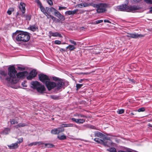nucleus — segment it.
Wrapping results in <instances>:
<instances>
[{"label": "nucleus", "mask_w": 152, "mask_h": 152, "mask_svg": "<svg viewBox=\"0 0 152 152\" xmlns=\"http://www.w3.org/2000/svg\"><path fill=\"white\" fill-rule=\"evenodd\" d=\"M8 74L9 77L6 78V80L9 83L14 84L16 83L18 80L16 77V73L17 72L13 66H11L8 68Z\"/></svg>", "instance_id": "f257e3e1"}, {"label": "nucleus", "mask_w": 152, "mask_h": 152, "mask_svg": "<svg viewBox=\"0 0 152 152\" xmlns=\"http://www.w3.org/2000/svg\"><path fill=\"white\" fill-rule=\"evenodd\" d=\"M16 36L15 38L17 41L21 42H28L30 39L29 33L27 32H23L18 33V31L13 34V38Z\"/></svg>", "instance_id": "f03ea898"}, {"label": "nucleus", "mask_w": 152, "mask_h": 152, "mask_svg": "<svg viewBox=\"0 0 152 152\" xmlns=\"http://www.w3.org/2000/svg\"><path fill=\"white\" fill-rule=\"evenodd\" d=\"M48 90H50L54 88L58 90L61 88L64 85V83L61 80H58L55 83L48 81L45 84Z\"/></svg>", "instance_id": "7ed1b4c3"}, {"label": "nucleus", "mask_w": 152, "mask_h": 152, "mask_svg": "<svg viewBox=\"0 0 152 152\" xmlns=\"http://www.w3.org/2000/svg\"><path fill=\"white\" fill-rule=\"evenodd\" d=\"M31 84V87L34 89H36L39 93L42 94L45 91L44 86L41 85L37 81L32 82Z\"/></svg>", "instance_id": "20e7f679"}, {"label": "nucleus", "mask_w": 152, "mask_h": 152, "mask_svg": "<svg viewBox=\"0 0 152 152\" xmlns=\"http://www.w3.org/2000/svg\"><path fill=\"white\" fill-rule=\"evenodd\" d=\"M107 5L105 3H100L99 4L97 9L96 10L97 12L100 13L104 12L106 11V8Z\"/></svg>", "instance_id": "39448f33"}, {"label": "nucleus", "mask_w": 152, "mask_h": 152, "mask_svg": "<svg viewBox=\"0 0 152 152\" xmlns=\"http://www.w3.org/2000/svg\"><path fill=\"white\" fill-rule=\"evenodd\" d=\"M39 78L40 81L44 83H46L50 80L48 77L46 75L43 74H40L39 75Z\"/></svg>", "instance_id": "423d86ee"}, {"label": "nucleus", "mask_w": 152, "mask_h": 152, "mask_svg": "<svg viewBox=\"0 0 152 152\" xmlns=\"http://www.w3.org/2000/svg\"><path fill=\"white\" fill-rule=\"evenodd\" d=\"M128 6L126 4L118 6L116 7V10L118 11H127L128 10Z\"/></svg>", "instance_id": "0eeeda50"}, {"label": "nucleus", "mask_w": 152, "mask_h": 152, "mask_svg": "<svg viewBox=\"0 0 152 152\" xmlns=\"http://www.w3.org/2000/svg\"><path fill=\"white\" fill-rule=\"evenodd\" d=\"M127 36L133 38H138L143 37L144 35L141 34H139L137 33H128Z\"/></svg>", "instance_id": "6e6552de"}, {"label": "nucleus", "mask_w": 152, "mask_h": 152, "mask_svg": "<svg viewBox=\"0 0 152 152\" xmlns=\"http://www.w3.org/2000/svg\"><path fill=\"white\" fill-rule=\"evenodd\" d=\"M37 75V72L34 69L33 70L30 72L29 75L27 77V78L28 80H31L36 77Z\"/></svg>", "instance_id": "1a4fd4ad"}, {"label": "nucleus", "mask_w": 152, "mask_h": 152, "mask_svg": "<svg viewBox=\"0 0 152 152\" xmlns=\"http://www.w3.org/2000/svg\"><path fill=\"white\" fill-rule=\"evenodd\" d=\"M28 75V72L27 71H24L18 72L16 74V76L18 78H23L25 76Z\"/></svg>", "instance_id": "9d476101"}, {"label": "nucleus", "mask_w": 152, "mask_h": 152, "mask_svg": "<svg viewBox=\"0 0 152 152\" xmlns=\"http://www.w3.org/2000/svg\"><path fill=\"white\" fill-rule=\"evenodd\" d=\"M71 120L73 121L78 124H83L85 121V119H76L72 118Z\"/></svg>", "instance_id": "9b49d317"}, {"label": "nucleus", "mask_w": 152, "mask_h": 152, "mask_svg": "<svg viewBox=\"0 0 152 152\" xmlns=\"http://www.w3.org/2000/svg\"><path fill=\"white\" fill-rule=\"evenodd\" d=\"M128 10L127 12H133L134 11L137 10L139 9V7L135 6H131L129 7L128 6Z\"/></svg>", "instance_id": "f8f14e48"}, {"label": "nucleus", "mask_w": 152, "mask_h": 152, "mask_svg": "<svg viewBox=\"0 0 152 152\" xmlns=\"http://www.w3.org/2000/svg\"><path fill=\"white\" fill-rule=\"evenodd\" d=\"M8 146L10 149H16L18 148L19 145L18 142H16L14 143H12L10 145H8Z\"/></svg>", "instance_id": "ddd939ff"}, {"label": "nucleus", "mask_w": 152, "mask_h": 152, "mask_svg": "<svg viewBox=\"0 0 152 152\" xmlns=\"http://www.w3.org/2000/svg\"><path fill=\"white\" fill-rule=\"evenodd\" d=\"M78 11V9H75L73 11H67L65 12V14L66 15H74L76 14L77 12Z\"/></svg>", "instance_id": "4468645a"}, {"label": "nucleus", "mask_w": 152, "mask_h": 152, "mask_svg": "<svg viewBox=\"0 0 152 152\" xmlns=\"http://www.w3.org/2000/svg\"><path fill=\"white\" fill-rule=\"evenodd\" d=\"M25 6L26 5L25 3L23 2L20 3L19 5V8L23 14L25 12L26 10Z\"/></svg>", "instance_id": "2eb2a0df"}, {"label": "nucleus", "mask_w": 152, "mask_h": 152, "mask_svg": "<svg viewBox=\"0 0 152 152\" xmlns=\"http://www.w3.org/2000/svg\"><path fill=\"white\" fill-rule=\"evenodd\" d=\"M56 13H57V14L55 15V16L59 18L60 20L62 21H64L65 20V17L64 15H62L58 11L57 12V13L56 12Z\"/></svg>", "instance_id": "dca6fc26"}, {"label": "nucleus", "mask_w": 152, "mask_h": 152, "mask_svg": "<svg viewBox=\"0 0 152 152\" xmlns=\"http://www.w3.org/2000/svg\"><path fill=\"white\" fill-rule=\"evenodd\" d=\"M46 10H47V12H48V13H49L50 14V12L54 11V14L55 15L57 14V13H57V12H58V10H57L55 9L53 7H51L50 8H49L48 7H46Z\"/></svg>", "instance_id": "f3484780"}, {"label": "nucleus", "mask_w": 152, "mask_h": 152, "mask_svg": "<svg viewBox=\"0 0 152 152\" xmlns=\"http://www.w3.org/2000/svg\"><path fill=\"white\" fill-rule=\"evenodd\" d=\"M40 8L41 11L47 17L49 14L47 12V10H46V7L45 8L43 7L41 5L40 6Z\"/></svg>", "instance_id": "a211bd4d"}, {"label": "nucleus", "mask_w": 152, "mask_h": 152, "mask_svg": "<svg viewBox=\"0 0 152 152\" xmlns=\"http://www.w3.org/2000/svg\"><path fill=\"white\" fill-rule=\"evenodd\" d=\"M76 7L79 8H81L83 7H89V5L88 4V3H86L84 2L77 4L76 5Z\"/></svg>", "instance_id": "6ab92c4d"}, {"label": "nucleus", "mask_w": 152, "mask_h": 152, "mask_svg": "<svg viewBox=\"0 0 152 152\" xmlns=\"http://www.w3.org/2000/svg\"><path fill=\"white\" fill-rule=\"evenodd\" d=\"M49 34L50 35L53 37H62L61 35L57 32H53L52 31H50L49 32Z\"/></svg>", "instance_id": "aec40b11"}, {"label": "nucleus", "mask_w": 152, "mask_h": 152, "mask_svg": "<svg viewBox=\"0 0 152 152\" xmlns=\"http://www.w3.org/2000/svg\"><path fill=\"white\" fill-rule=\"evenodd\" d=\"M94 141L97 142L98 143H101L104 145L105 146H106V144L105 143L104 141L101 139L98 138H95L94 139Z\"/></svg>", "instance_id": "412c9836"}, {"label": "nucleus", "mask_w": 152, "mask_h": 152, "mask_svg": "<svg viewBox=\"0 0 152 152\" xmlns=\"http://www.w3.org/2000/svg\"><path fill=\"white\" fill-rule=\"evenodd\" d=\"M30 29L32 31H34L38 29L36 25H33L30 26L29 27Z\"/></svg>", "instance_id": "4be33fe9"}, {"label": "nucleus", "mask_w": 152, "mask_h": 152, "mask_svg": "<svg viewBox=\"0 0 152 152\" xmlns=\"http://www.w3.org/2000/svg\"><path fill=\"white\" fill-rule=\"evenodd\" d=\"M66 49H69L70 51L76 49L75 46L72 45H69L67 47H66Z\"/></svg>", "instance_id": "5701e85b"}, {"label": "nucleus", "mask_w": 152, "mask_h": 152, "mask_svg": "<svg viewBox=\"0 0 152 152\" xmlns=\"http://www.w3.org/2000/svg\"><path fill=\"white\" fill-rule=\"evenodd\" d=\"M104 134L99 132H96L94 133V136L95 137H98L100 138L103 137Z\"/></svg>", "instance_id": "b1692460"}, {"label": "nucleus", "mask_w": 152, "mask_h": 152, "mask_svg": "<svg viewBox=\"0 0 152 152\" xmlns=\"http://www.w3.org/2000/svg\"><path fill=\"white\" fill-rule=\"evenodd\" d=\"M62 127H72L73 126V124H72L69 123L68 124H62L61 126Z\"/></svg>", "instance_id": "393cba45"}, {"label": "nucleus", "mask_w": 152, "mask_h": 152, "mask_svg": "<svg viewBox=\"0 0 152 152\" xmlns=\"http://www.w3.org/2000/svg\"><path fill=\"white\" fill-rule=\"evenodd\" d=\"M51 133L52 134H58L59 133L58 132V128L52 129L51 131Z\"/></svg>", "instance_id": "a878e982"}, {"label": "nucleus", "mask_w": 152, "mask_h": 152, "mask_svg": "<svg viewBox=\"0 0 152 152\" xmlns=\"http://www.w3.org/2000/svg\"><path fill=\"white\" fill-rule=\"evenodd\" d=\"M26 125H27V124H25L24 123H19V124H18L17 125H16L15 126V127L16 128H18L19 127H24Z\"/></svg>", "instance_id": "bb28decb"}, {"label": "nucleus", "mask_w": 152, "mask_h": 152, "mask_svg": "<svg viewBox=\"0 0 152 152\" xmlns=\"http://www.w3.org/2000/svg\"><path fill=\"white\" fill-rule=\"evenodd\" d=\"M21 16L22 17H25L26 20H29L31 19V16L30 15H25L23 14Z\"/></svg>", "instance_id": "cd10ccee"}, {"label": "nucleus", "mask_w": 152, "mask_h": 152, "mask_svg": "<svg viewBox=\"0 0 152 152\" xmlns=\"http://www.w3.org/2000/svg\"><path fill=\"white\" fill-rule=\"evenodd\" d=\"M10 128H6L3 131V133L4 134H7L10 131Z\"/></svg>", "instance_id": "c85d7f7f"}, {"label": "nucleus", "mask_w": 152, "mask_h": 152, "mask_svg": "<svg viewBox=\"0 0 152 152\" xmlns=\"http://www.w3.org/2000/svg\"><path fill=\"white\" fill-rule=\"evenodd\" d=\"M57 138L60 140H64L66 139V136L64 135L61 136L58 135L57 136Z\"/></svg>", "instance_id": "c756f323"}, {"label": "nucleus", "mask_w": 152, "mask_h": 152, "mask_svg": "<svg viewBox=\"0 0 152 152\" xmlns=\"http://www.w3.org/2000/svg\"><path fill=\"white\" fill-rule=\"evenodd\" d=\"M107 150L110 152H116V149L115 148H111L109 149H107ZM120 151H118V152H119Z\"/></svg>", "instance_id": "7c9ffc66"}, {"label": "nucleus", "mask_w": 152, "mask_h": 152, "mask_svg": "<svg viewBox=\"0 0 152 152\" xmlns=\"http://www.w3.org/2000/svg\"><path fill=\"white\" fill-rule=\"evenodd\" d=\"M48 18H51L53 21H55L56 20H57V21H59V20L58 19H57L56 18L53 17V16H52L50 14H49L48 15V17H47Z\"/></svg>", "instance_id": "2f4dec72"}, {"label": "nucleus", "mask_w": 152, "mask_h": 152, "mask_svg": "<svg viewBox=\"0 0 152 152\" xmlns=\"http://www.w3.org/2000/svg\"><path fill=\"white\" fill-rule=\"evenodd\" d=\"M0 75L5 77L7 75V72L3 70H0Z\"/></svg>", "instance_id": "473e14b6"}, {"label": "nucleus", "mask_w": 152, "mask_h": 152, "mask_svg": "<svg viewBox=\"0 0 152 152\" xmlns=\"http://www.w3.org/2000/svg\"><path fill=\"white\" fill-rule=\"evenodd\" d=\"M88 4L89 5V6H92L94 7H96L97 9L99 5V4H94L92 3H88Z\"/></svg>", "instance_id": "72a5a7b5"}, {"label": "nucleus", "mask_w": 152, "mask_h": 152, "mask_svg": "<svg viewBox=\"0 0 152 152\" xmlns=\"http://www.w3.org/2000/svg\"><path fill=\"white\" fill-rule=\"evenodd\" d=\"M50 97L52 99L54 100H57L58 99V96L55 95H51L50 96Z\"/></svg>", "instance_id": "f704fd0d"}, {"label": "nucleus", "mask_w": 152, "mask_h": 152, "mask_svg": "<svg viewBox=\"0 0 152 152\" xmlns=\"http://www.w3.org/2000/svg\"><path fill=\"white\" fill-rule=\"evenodd\" d=\"M10 123L11 124H17L18 122L14 119L10 120Z\"/></svg>", "instance_id": "c9c22d12"}, {"label": "nucleus", "mask_w": 152, "mask_h": 152, "mask_svg": "<svg viewBox=\"0 0 152 152\" xmlns=\"http://www.w3.org/2000/svg\"><path fill=\"white\" fill-rule=\"evenodd\" d=\"M58 129L59 133L60 132H64V129L62 127V126L61 127H58Z\"/></svg>", "instance_id": "e433bc0d"}, {"label": "nucleus", "mask_w": 152, "mask_h": 152, "mask_svg": "<svg viewBox=\"0 0 152 152\" xmlns=\"http://www.w3.org/2000/svg\"><path fill=\"white\" fill-rule=\"evenodd\" d=\"M14 10V9L13 8H10L7 11V13L9 15H10L12 14V12Z\"/></svg>", "instance_id": "4c0bfd02"}, {"label": "nucleus", "mask_w": 152, "mask_h": 152, "mask_svg": "<svg viewBox=\"0 0 152 152\" xmlns=\"http://www.w3.org/2000/svg\"><path fill=\"white\" fill-rule=\"evenodd\" d=\"M45 145L48 148L53 147L54 145L50 143H45Z\"/></svg>", "instance_id": "58836bf2"}, {"label": "nucleus", "mask_w": 152, "mask_h": 152, "mask_svg": "<svg viewBox=\"0 0 152 152\" xmlns=\"http://www.w3.org/2000/svg\"><path fill=\"white\" fill-rule=\"evenodd\" d=\"M103 22V20H99L94 22V23H93L94 24H98L99 23H101Z\"/></svg>", "instance_id": "ea45409f"}, {"label": "nucleus", "mask_w": 152, "mask_h": 152, "mask_svg": "<svg viewBox=\"0 0 152 152\" xmlns=\"http://www.w3.org/2000/svg\"><path fill=\"white\" fill-rule=\"evenodd\" d=\"M69 41L71 44H73V45L75 46L77 45V43L75 41H74L70 39L69 40Z\"/></svg>", "instance_id": "a19ab883"}, {"label": "nucleus", "mask_w": 152, "mask_h": 152, "mask_svg": "<svg viewBox=\"0 0 152 152\" xmlns=\"http://www.w3.org/2000/svg\"><path fill=\"white\" fill-rule=\"evenodd\" d=\"M83 85V84H76V87L77 90H78V89L82 87Z\"/></svg>", "instance_id": "79ce46f5"}, {"label": "nucleus", "mask_w": 152, "mask_h": 152, "mask_svg": "<svg viewBox=\"0 0 152 152\" xmlns=\"http://www.w3.org/2000/svg\"><path fill=\"white\" fill-rule=\"evenodd\" d=\"M117 112L119 114H121L124 113V110L123 109L119 110L117 111Z\"/></svg>", "instance_id": "37998d69"}, {"label": "nucleus", "mask_w": 152, "mask_h": 152, "mask_svg": "<svg viewBox=\"0 0 152 152\" xmlns=\"http://www.w3.org/2000/svg\"><path fill=\"white\" fill-rule=\"evenodd\" d=\"M145 109L144 107H142L139 109L137 110L138 112H144L145 111Z\"/></svg>", "instance_id": "c03bdc74"}, {"label": "nucleus", "mask_w": 152, "mask_h": 152, "mask_svg": "<svg viewBox=\"0 0 152 152\" xmlns=\"http://www.w3.org/2000/svg\"><path fill=\"white\" fill-rule=\"evenodd\" d=\"M86 126L87 128H90L91 129H94L95 127L94 126L90 125H87Z\"/></svg>", "instance_id": "a18cd8bd"}, {"label": "nucleus", "mask_w": 152, "mask_h": 152, "mask_svg": "<svg viewBox=\"0 0 152 152\" xmlns=\"http://www.w3.org/2000/svg\"><path fill=\"white\" fill-rule=\"evenodd\" d=\"M47 2L50 5H52L53 4L52 0H47Z\"/></svg>", "instance_id": "49530a36"}, {"label": "nucleus", "mask_w": 152, "mask_h": 152, "mask_svg": "<svg viewBox=\"0 0 152 152\" xmlns=\"http://www.w3.org/2000/svg\"><path fill=\"white\" fill-rule=\"evenodd\" d=\"M18 141H17V142H18V144L23 142V138L22 137L21 138H20V139H18Z\"/></svg>", "instance_id": "de8ad7c7"}, {"label": "nucleus", "mask_w": 152, "mask_h": 152, "mask_svg": "<svg viewBox=\"0 0 152 152\" xmlns=\"http://www.w3.org/2000/svg\"><path fill=\"white\" fill-rule=\"evenodd\" d=\"M36 143H37L36 142H32V143H30L28 144V145L29 146H31L34 145H36Z\"/></svg>", "instance_id": "09e8293b"}, {"label": "nucleus", "mask_w": 152, "mask_h": 152, "mask_svg": "<svg viewBox=\"0 0 152 152\" xmlns=\"http://www.w3.org/2000/svg\"><path fill=\"white\" fill-rule=\"evenodd\" d=\"M144 1L147 3L152 4V0H144Z\"/></svg>", "instance_id": "8fccbe9b"}, {"label": "nucleus", "mask_w": 152, "mask_h": 152, "mask_svg": "<svg viewBox=\"0 0 152 152\" xmlns=\"http://www.w3.org/2000/svg\"><path fill=\"white\" fill-rule=\"evenodd\" d=\"M55 44L59 45L61 44V42L59 40H56L54 41Z\"/></svg>", "instance_id": "3c124183"}, {"label": "nucleus", "mask_w": 152, "mask_h": 152, "mask_svg": "<svg viewBox=\"0 0 152 152\" xmlns=\"http://www.w3.org/2000/svg\"><path fill=\"white\" fill-rule=\"evenodd\" d=\"M18 69L20 70V71H23L25 70V68L24 67H22L20 66H18Z\"/></svg>", "instance_id": "603ef678"}, {"label": "nucleus", "mask_w": 152, "mask_h": 152, "mask_svg": "<svg viewBox=\"0 0 152 152\" xmlns=\"http://www.w3.org/2000/svg\"><path fill=\"white\" fill-rule=\"evenodd\" d=\"M35 1L39 6L42 5V4L39 0H35Z\"/></svg>", "instance_id": "864d4df0"}, {"label": "nucleus", "mask_w": 152, "mask_h": 152, "mask_svg": "<svg viewBox=\"0 0 152 152\" xmlns=\"http://www.w3.org/2000/svg\"><path fill=\"white\" fill-rule=\"evenodd\" d=\"M26 82L25 81H24L22 83V85L23 87H26L27 86L26 85Z\"/></svg>", "instance_id": "5fc2aeb1"}, {"label": "nucleus", "mask_w": 152, "mask_h": 152, "mask_svg": "<svg viewBox=\"0 0 152 152\" xmlns=\"http://www.w3.org/2000/svg\"><path fill=\"white\" fill-rule=\"evenodd\" d=\"M36 142V145H40L43 144L44 143L42 142Z\"/></svg>", "instance_id": "6e6d98bb"}, {"label": "nucleus", "mask_w": 152, "mask_h": 152, "mask_svg": "<svg viewBox=\"0 0 152 152\" xmlns=\"http://www.w3.org/2000/svg\"><path fill=\"white\" fill-rule=\"evenodd\" d=\"M53 80H54L55 81H58V80H58V78L56 77H53Z\"/></svg>", "instance_id": "4d7b16f0"}, {"label": "nucleus", "mask_w": 152, "mask_h": 152, "mask_svg": "<svg viewBox=\"0 0 152 152\" xmlns=\"http://www.w3.org/2000/svg\"><path fill=\"white\" fill-rule=\"evenodd\" d=\"M104 22H107V23H111L110 21L109 20H104Z\"/></svg>", "instance_id": "13d9d810"}, {"label": "nucleus", "mask_w": 152, "mask_h": 152, "mask_svg": "<svg viewBox=\"0 0 152 152\" xmlns=\"http://www.w3.org/2000/svg\"><path fill=\"white\" fill-rule=\"evenodd\" d=\"M59 50L61 52H62L63 51H66V50L62 48H60Z\"/></svg>", "instance_id": "bf43d9fd"}, {"label": "nucleus", "mask_w": 152, "mask_h": 152, "mask_svg": "<svg viewBox=\"0 0 152 152\" xmlns=\"http://www.w3.org/2000/svg\"><path fill=\"white\" fill-rule=\"evenodd\" d=\"M149 12L152 13V7L149 8Z\"/></svg>", "instance_id": "052dcab7"}, {"label": "nucleus", "mask_w": 152, "mask_h": 152, "mask_svg": "<svg viewBox=\"0 0 152 152\" xmlns=\"http://www.w3.org/2000/svg\"><path fill=\"white\" fill-rule=\"evenodd\" d=\"M79 117H85V116L82 115H78Z\"/></svg>", "instance_id": "680f3d73"}, {"label": "nucleus", "mask_w": 152, "mask_h": 152, "mask_svg": "<svg viewBox=\"0 0 152 152\" xmlns=\"http://www.w3.org/2000/svg\"><path fill=\"white\" fill-rule=\"evenodd\" d=\"M63 9V7L59 6V7L58 10H61Z\"/></svg>", "instance_id": "e2e57ef3"}, {"label": "nucleus", "mask_w": 152, "mask_h": 152, "mask_svg": "<svg viewBox=\"0 0 152 152\" xmlns=\"http://www.w3.org/2000/svg\"><path fill=\"white\" fill-rule=\"evenodd\" d=\"M129 81H130L131 83H133L134 82V80L133 79H129Z\"/></svg>", "instance_id": "0e129e2a"}, {"label": "nucleus", "mask_w": 152, "mask_h": 152, "mask_svg": "<svg viewBox=\"0 0 152 152\" xmlns=\"http://www.w3.org/2000/svg\"><path fill=\"white\" fill-rule=\"evenodd\" d=\"M84 80V79H80L79 81H78V82L79 83H82L83 81V80Z\"/></svg>", "instance_id": "69168bd1"}, {"label": "nucleus", "mask_w": 152, "mask_h": 152, "mask_svg": "<svg viewBox=\"0 0 152 152\" xmlns=\"http://www.w3.org/2000/svg\"><path fill=\"white\" fill-rule=\"evenodd\" d=\"M148 126H149V127H152V125H151V124L149 123L148 124Z\"/></svg>", "instance_id": "338daca9"}, {"label": "nucleus", "mask_w": 152, "mask_h": 152, "mask_svg": "<svg viewBox=\"0 0 152 152\" xmlns=\"http://www.w3.org/2000/svg\"><path fill=\"white\" fill-rule=\"evenodd\" d=\"M84 28H85L83 27H80L81 30H83Z\"/></svg>", "instance_id": "774afa93"}]
</instances>
